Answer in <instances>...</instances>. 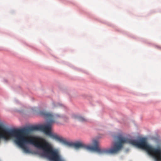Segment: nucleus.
Masks as SVG:
<instances>
[{
    "label": "nucleus",
    "mask_w": 161,
    "mask_h": 161,
    "mask_svg": "<svg viewBox=\"0 0 161 161\" xmlns=\"http://www.w3.org/2000/svg\"><path fill=\"white\" fill-rule=\"evenodd\" d=\"M151 156L153 158L155 161H161V148H155Z\"/></svg>",
    "instance_id": "obj_4"
},
{
    "label": "nucleus",
    "mask_w": 161,
    "mask_h": 161,
    "mask_svg": "<svg viewBox=\"0 0 161 161\" xmlns=\"http://www.w3.org/2000/svg\"><path fill=\"white\" fill-rule=\"evenodd\" d=\"M62 140L63 141H60V142L63 143L70 147H74L76 149H83L88 151L96 152L101 155H111L110 148H100L99 146L98 142L95 140L92 141V146L86 145L82 142H68L63 137Z\"/></svg>",
    "instance_id": "obj_3"
},
{
    "label": "nucleus",
    "mask_w": 161,
    "mask_h": 161,
    "mask_svg": "<svg viewBox=\"0 0 161 161\" xmlns=\"http://www.w3.org/2000/svg\"><path fill=\"white\" fill-rule=\"evenodd\" d=\"M63 106V104L60 103H58L56 105L57 107L62 106Z\"/></svg>",
    "instance_id": "obj_6"
},
{
    "label": "nucleus",
    "mask_w": 161,
    "mask_h": 161,
    "mask_svg": "<svg viewBox=\"0 0 161 161\" xmlns=\"http://www.w3.org/2000/svg\"><path fill=\"white\" fill-rule=\"evenodd\" d=\"M39 114L47 119V124L46 125L33 126L25 129L30 133L33 131L41 130L43 131L46 135L50 136L51 138L60 142L62 137L59 136L56 133H53L51 131L52 125L55 123V121L62 118L63 120L67 121L68 119L65 116H62L61 115L56 114H53L50 113L45 111H40Z\"/></svg>",
    "instance_id": "obj_1"
},
{
    "label": "nucleus",
    "mask_w": 161,
    "mask_h": 161,
    "mask_svg": "<svg viewBox=\"0 0 161 161\" xmlns=\"http://www.w3.org/2000/svg\"><path fill=\"white\" fill-rule=\"evenodd\" d=\"M73 118L82 122H86L87 121L86 119L80 115L74 114L73 116Z\"/></svg>",
    "instance_id": "obj_5"
},
{
    "label": "nucleus",
    "mask_w": 161,
    "mask_h": 161,
    "mask_svg": "<svg viewBox=\"0 0 161 161\" xmlns=\"http://www.w3.org/2000/svg\"><path fill=\"white\" fill-rule=\"evenodd\" d=\"M118 141L110 148L111 155L117 154L121 150L124 144L127 143L135 146L138 148L145 150L151 156L155 148L148 145L145 139L142 138L138 140L125 138L122 136L118 137Z\"/></svg>",
    "instance_id": "obj_2"
}]
</instances>
